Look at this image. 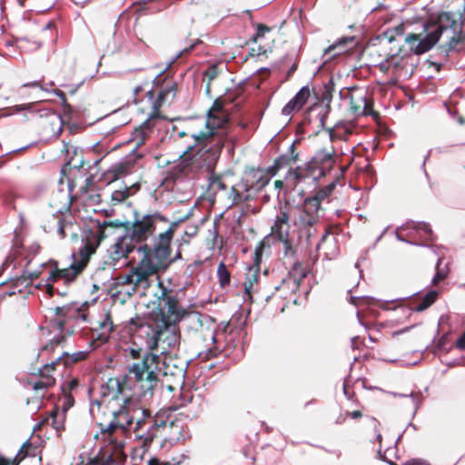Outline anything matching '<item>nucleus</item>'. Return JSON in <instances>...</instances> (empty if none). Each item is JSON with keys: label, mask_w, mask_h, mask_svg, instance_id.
I'll return each instance as SVG.
<instances>
[{"label": "nucleus", "mask_w": 465, "mask_h": 465, "mask_svg": "<svg viewBox=\"0 0 465 465\" xmlns=\"http://www.w3.org/2000/svg\"><path fill=\"white\" fill-rule=\"evenodd\" d=\"M218 104L210 113L204 131L192 134L194 144H189L180 156L179 162L168 172L167 180L173 182L181 178H204L207 190L215 195L226 189L222 176L215 173V167L225 144L226 134L219 130L226 122V116L217 109Z\"/></svg>", "instance_id": "1"}, {"label": "nucleus", "mask_w": 465, "mask_h": 465, "mask_svg": "<svg viewBox=\"0 0 465 465\" xmlns=\"http://www.w3.org/2000/svg\"><path fill=\"white\" fill-rule=\"evenodd\" d=\"M425 34H409L405 38L415 54L430 51L437 43L441 53L465 51V31L461 15L453 12H440L425 25Z\"/></svg>", "instance_id": "2"}, {"label": "nucleus", "mask_w": 465, "mask_h": 465, "mask_svg": "<svg viewBox=\"0 0 465 465\" xmlns=\"http://www.w3.org/2000/svg\"><path fill=\"white\" fill-rule=\"evenodd\" d=\"M158 284L160 318L156 320V327L152 330V337L147 345L151 351L159 348L161 353H170L180 342V332L176 324L185 316L199 323L200 318L180 308L173 290L164 287L162 282Z\"/></svg>", "instance_id": "3"}, {"label": "nucleus", "mask_w": 465, "mask_h": 465, "mask_svg": "<svg viewBox=\"0 0 465 465\" xmlns=\"http://www.w3.org/2000/svg\"><path fill=\"white\" fill-rule=\"evenodd\" d=\"M134 383L127 375L110 378L103 388V396L114 401L116 408L112 409V415L121 425V430L130 431L134 418L141 414V404L133 392Z\"/></svg>", "instance_id": "4"}, {"label": "nucleus", "mask_w": 465, "mask_h": 465, "mask_svg": "<svg viewBox=\"0 0 465 465\" xmlns=\"http://www.w3.org/2000/svg\"><path fill=\"white\" fill-rule=\"evenodd\" d=\"M121 222H107L104 221L98 224L97 231L93 234L92 238H88L84 245L79 250V260H74L72 264L64 269H59L58 263L54 260H49L47 262L41 263V268H48L49 274L45 280L47 292L52 295L53 286L52 282L59 279H64L66 282L74 281L78 274H80L86 266L90 256L95 252L100 242L107 237L108 228H116L122 226Z\"/></svg>", "instance_id": "5"}, {"label": "nucleus", "mask_w": 465, "mask_h": 465, "mask_svg": "<svg viewBox=\"0 0 465 465\" xmlns=\"http://www.w3.org/2000/svg\"><path fill=\"white\" fill-rule=\"evenodd\" d=\"M130 354L137 360L128 366V374L134 387L140 390L138 396L152 398L153 391L158 384V374L162 371V358L152 351L132 348Z\"/></svg>", "instance_id": "6"}, {"label": "nucleus", "mask_w": 465, "mask_h": 465, "mask_svg": "<svg viewBox=\"0 0 465 465\" xmlns=\"http://www.w3.org/2000/svg\"><path fill=\"white\" fill-rule=\"evenodd\" d=\"M55 319L52 321V327L60 331L50 341L43 346L42 351H52L59 343L64 341L65 335L80 333L88 327V308L87 306H78L75 303L56 307Z\"/></svg>", "instance_id": "7"}, {"label": "nucleus", "mask_w": 465, "mask_h": 465, "mask_svg": "<svg viewBox=\"0 0 465 465\" xmlns=\"http://www.w3.org/2000/svg\"><path fill=\"white\" fill-rule=\"evenodd\" d=\"M143 253L142 259L138 262L129 273L118 275L115 279L116 285L127 286L126 292L133 294L139 289L145 291L151 284V278L163 269L151 260L148 252V244H143L137 249Z\"/></svg>", "instance_id": "8"}, {"label": "nucleus", "mask_w": 465, "mask_h": 465, "mask_svg": "<svg viewBox=\"0 0 465 465\" xmlns=\"http://www.w3.org/2000/svg\"><path fill=\"white\" fill-rule=\"evenodd\" d=\"M177 92V84L173 80H164L158 92L157 99L153 103V114L133 133L132 142L135 147L143 144L151 133L153 122L158 118L157 112L163 104L173 101Z\"/></svg>", "instance_id": "9"}, {"label": "nucleus", "mask_w": 465, "mask_h": 465, "mask_svg": "<svg viewBox=\"0 0 465 465\" xmlns=\"http://www.w3.org/2000/svg\"><path fill=\"white\" fill-rule=\"evenodd\" d=\"M320 191L315 192L312 197H308L302 204L299 223L302 234L306 237L308 244L314 245L320 250V240H317L318 227L320 223Z\"/></svg>", "instance_id": "10"}, {"label": "nucleus", "mask_w": 465, "mask_h": 465, "mask_svg": "<svg viewBox=\"0 0 465 465\" xmlns=\"http://www.w3.org/2000/svg\"><path fill=\"white\" fill-rule=\"evenodd\" d=\"M168 221V218L159 212L143 215L135 213L134 221L132 226L126 229L125 233L136 245L147 241L154 233L159 222L167 223Z\"/></svg>", "instance_id": "11"}, {"label": "nucleus", "mask_w": 465, "mask_h": 465, "mask_svg": "<svg viewBox=\"0 0 465 465\" xmlns=\"http://www.w3.org/2000/svg\"><path fill=\"white\" fill-rule=\"evenodd\" d=\"M37 103L15 104L6 109L7 113L5 115H13L15 114L25 113L24 115L27 119H29V115L31 117L39 115V117L45 119V125H50L54 134L58 136L63 130V120L61 115L51 109H39L37 108Z\"/></svg>", "instance_id": "12"}, {"label": "nucleus", "mask_w": 465, "mask_h": 465, "mask_svg": "<svg viewBox=\"0 0 465 465\" xmlns=\"http://www.w3.org/2000/svg\"><path fill=\"white\" fill-rule=\"evenodd\" d=\"M399 230L398 239L414 245L426 246L436 239L430 224L423 222H407Z\"/></svg>", "instance_id": "13"}, {"label": "nucleus", "mask_w": 465, "mask_h": 465, "mask_svg": "<svg viewBox=\"0 0 465 465\" xmlns=\"http://www.w3.org/2000/svg\"><path fill=\"white\" fill-rule=\"evenodd\" d=\"M171 237L170 232H162L158 235L153 247L148 245V252L151 260L162 266L163 269L173 260L170 259L171 255Z\"/></svg>", "instance_id": "14"}, {"label": "nucleus", "mask_w": 465, "mask_h": 465, "mask_svg": "<svg viewBox=\"0 0 465 465\" xmlns=\"http://www.w3.org/2000/svg\"><path fill=\"white\" fill-rule=\"evenodd\" d=\"M350 110L355 117L372 115V102L368 99V91L364 88H353L350 92Z\"/></svg>", "instance_id": "15"}, {"label": "nucleus", "mask_w": 465, "mask_h": 465, "mask_svg": "<svg viewBox=\"0 0 465 465\" xmlns=\"http://www.w3.org/2000/svg\"><path fill=\"white\" fill-rule=\"evenodd\" d=\"M218 104L217 109H219V112L223 113L226 116V122L224 124L219 128L221 131H224L226 134V141H233V138L230 135L231 134V126L229 124V114L224 110L223 103L220 100H215L213 104V106L208 110L207 116L205 119H201L200 121H197L193 126L188 128V131H181L178 132L177 135L179 138H183L184 136L190 135L193 139V143H195L194 138L192 136V134L196 131H204L205 130V124L209 118L210 113L214 109L215 104Z\"/></svg>", "instance_id": "16"}, {"label": "nucleus", "mask_w": 465, "mask_h": 465, "mask_svg": "<svg viewBox=\"0 0 465 465\" xmlns=\"http://www.w3.org/2000/svg\"><path fill=\"white\" fill-rule=\"evenodd\" d=\"M354 45L355 38L353 36L341 37L330 45L323 50V54H322V58L326 57L324 62L322 63V68L329 60H332L352 49Z\"/></svg>", "instance_id": "17"}, {"label": "nucleus", "mask_w": 465, "mask_h": 465, "mask_svg": "<svg viewBox=\"0 0 465 465\" xmlns=\"http://www.w3.org/2000/svg\"><path fill=\"white\" fill-rule=\"evenodd\" d=\"M290 223L289 215L286 212L282 211L276 217L274 224L272 226V234L279 242L284 244L286 252L291 250V242L289 241Z\"/></svg>", "instance_id": "18"}, {"label": "nucleus", "mask_w": 465, "mask_h": 465, "mask_svg": "<svg viewBox=\"0 0 465 465\" xmlns=\"http://www.w3.org/2000/svg\"><path fill=\"white\" fill-rule=\"evenodd\" d=\"M135 247L136 245L134 242L126 233H124V235L117 237L115 242L110 247L108 251L110 258L114 262H117L122 259L127 258L129 253L135 250Z\"/></svg>", "instance_id": "19"}, {"label": "nucleus", "mask_w": 465, "mask_h": 465, "mask_svg": "<svg viewBox=\"0 0 465 465\" xmlns=\"http://www.w3.org/2000/svg\"><path fill=\"white\" fill-rule=\"evenodd\" d=\"M142 154H132L123 161L116 163L108 169L106 176L110 182L115 181L122 176L132 173L135 159L141 158Z\"/></svg>", "instance_id": "20"}, {"label": "nucleus", "mask_w": 465, "mask_h": 465, "mask_svg": "<svg viewBox=\"0 0 465 465\" xmlns=\"http://www.w3.org/2000/svg\"><path fill=\"white\" fill-rule=\"evenodd\" d=\"M272 175L271 171L268 169H257L252 170L244 179H242L246 183H249L250 189L252 190H261L265 185H267L271 180Z\"/></svg>", "instance_id": "21"}, {"label": "nucleus", "mask_w": 465, "mask_h": 465, "mask_svg": "<svg viewBox=\"0 0 465 465\" xmlns=\"http://www.w3.org/2000/svg\"><path fill=\"white\" fill-rule=\"evenodd\" d=\"M311 95L309 86H303L282 109V114L285 116L291 115L293 112L299 111L307 102Z\"/></svg>", "instance_id": "22"}, {"label": "nucleus", "mask_w": 465, "mask_h": 465, "mask_svg": "<svg viewBox=\"0 0 465 465\" xmlns=\"http://www.w3.org/2000/svg\"><path fill=\"white\" fill-rule=\"evenodd\" d=\"M54 362H52L51 364L45 365L43 370H40V378L37 381L30 382V384H32L33 390L36 393L45 391L54 384V378L49 374V371L54 370Z\"/></svg>", "instance_id": "23"}, {"label": "nucleus", "mask_w": 465, "mask_h": 465, "mask_svg": "<svg viewBox=\"0 0 465 465\" xmlns=\"http://www.w3.org/2000/svg\"><path fill=\"white\" fill-rule=\"evenodd\" d=\"M249 183L243 180L231 188L230 198L232 199L231 206L243 203L252 198Z\"/></svg>", "instance_id": "24"}, {"label": "nucleus", "mask_w": 465, "mask_h": 465, "mask_svg": "<svg viewBox=\"0 0 465 465\" xmlns=\"http://www.w3.org/2000/svg\"><path fill=\"white\" fill-rule=\"evenodd\" d=\"M343 172V168L336 164L331 153H326L322 154V177H342Z\"/></svg>", "instance_id": "25"}, {"label": "nucleus", "mask_w": 465, "mask_h": 465, "mask_svg": "<svg viewBox=\"0 0 465 465\" xmlns=\"http://www.w3.org/2000/svg\"><path fill=\"white\" fill-rule=\"evenodd\" d=\"M294 174L298 180L312 177V179L317 182L320 178V161L316 157H313L305 164L304 168H297Z\"/></svg>", "instance_id": "26"}, {"label": "nucleus", "mask_w": 465, "mask_h": 465, "mask_svg": "<svg viewBox=\"0 0 465 465\" xmlns=\"http://www.w3.org/2000/svg\"><path fill=\"white\" fill-rule=\"evenodd\" d=\"M439 292L435 290L428 292L421 299L415 298L411 302V310L422 312L432 305L437 300Z\"/></svg>", "instance_id": "27"}, {"label": "nucleus", "mask_w": 465, "mask_h": 465, "mask_svg": "<svg viewBox=\"0 0 465 465\" xmlns=\"http://www.w3.org/2000/svg\"><path fill=\"white\" fill-rule=\"evenodd\" d=\"M149 420H151L150 411L141 407V414L134 418V425L132 426V430L139 435V438H146L145 425L149 423Z\"/></svg>", "instance_id": "28"}, {"label": "nucleus", "mask_w": 465, "mask_h": 465, "mask_svg": "<svg viewBox=\"0 0 465 465\" xmlns=\"http://www.w3.org/2000/svg\"><path fill=\"white\" fill-rule=\"evenodd\" d=\"M328 82L323 84V87L322 88V106L325 107V114L329 113L331 110V103L335 93V84L333 82V78L328 75Z\"/></svg>", "instance_id": "29"}, {"label": "nucleus", "mask_w": 465, "mask_h": 465, "mask_svg": "<svg viewBox=\"0 0 465 465\" xmlns=\"http://www.w3.org/2000/svg\"><path fill=\"white\" fill-rule=\"evenodd\" d=\"M260 277V268L259 265H253L249 267L246 272L245 281L243 282L244 293L249 298H251L252 292L253 290L254 284L258 282Z\"/></svg>", "instance_id": "30"}, {"label": "nucleus", "mask_w": 465, "mask_h": 465, "mask_svg": "<svg viewBox=\"0 0 465 465\" xmlns=\"http://www.w3.org/2000/svg\"><path fill=\"white\" fill-rule=\"evenodd\" d=\"M324 243V258L326 260H332L338 257L340 249L337 241L334 237L329 239L328 232L322 235V243Z\"/></svg>", "instance_id": "31"}, {"label": "nucleus", "mask_w": 465, "mask_h": 465, "mask_svg": "<svg viewBox=\"0 0 465 465\" xmlns=\"http://www.w3.org/2000/svg\"><path fill=\"white\" fill-rule=\"evenodd\" d=\"M41 270H35L33 272L24 271L20 276L13 279L15 287H26L30 285L34 280L41 275Z\"/></svg>", "instance_id": "32"}, {"label": "nucleus", "mask_w": 465, "mask_h": 465, "mask_svg": "<svg viewBox=\"0 0 465 465\" xmlns=\"http://www.w3.org/2000/svg\"><path fill=\"white\" fill-rule=\"evenodd\" d=\"M148 422L150 425L146 428V438L153 437L155 430L165 427L167 419L164 414L157 413L154 417L151 416V420H149Z\"/></svg>", "instance_id": "33"}, {"label": "nucleus", "mask_w": 465, "mask_h": 465, "mask_svg": "<svg viewBox=\"0 0 465 465\" xmlns=\"http://www.w3.org/2000/svg\"><path fill=\"white\" fill-rule=\"evenodd\" d=\"M296 158L288 154L280 155L275 161L272 166L269 167L272 175H275L277 171L286 166H289L292 163L295 162Z\"/></svg>", "instance_id": "34"}, {"label": "nucleus", "mask_w": 465, "mask_h": 465, "mask_svg": "<svg viewBox=\"0 0 465 465\" xmlns=\"http://www.w3.org/2000/svg\"><path fill=\"white\" fill-rule=\"evenodd\" d=\"M217 278L221 287L224 288L230 284L231 273L223 262H221L217 267Z\"/></svg>", "instance_id": "35"}, {"label": "nucleus", "mask_w": 465, "mask_h": 465, "mask_svg": "<svg viewBox=\"0 0 465 465\" xmlns=\"http://www.w3.org/2000/svg\"><path fill=\"white\" fill-rule=\"evenodd\" d=\"M100 329L101 333L99 334V338L106 341L110 333L114 331L113 322L109 314H106L104 321L100 322Z\"/></svg>", "instance_id": "36"}, {"label": "nucleus", "mask_w": 465, "mask_h": 465, "mask_svg": "<svg viewBox=\"0 0 465 465\" xmlns=\"http://www.w3.org/2000/svg\"><path fill=\"white\" fill-rule=\"evenodd\" d=\"M441 261H442V258L438 259V262L436 264V273L431 280V283L433 285H436L440 281H443L444 279H446L449 274V268L447 265L444 267H440Z\"/></svg>", "instance_id": "37"}, {"label": "nucleus", "mask_w": 465, "mask_h": 465, "mask_svg": "<svg viewBox=\"0 0 465 465\" xmlns=\"http://www.w3.org/2000/svg\"><path fill=\"white\" fill-rule=\"evenodd\" d=\"M90 351H79L73 353H64L65 363H76L84 361L89 355Z\"/></svg>", "instance_id": "38"}, {"label": "nucleus", "mask_w": 465, "mask_h": 465, "mask_svg": "<svg viewBox=\"0 0 465 465\" xmlns=\"http://www.w3.org/2000/svg\"><path fill=\"white\" fill-rule=\"evenodd\" d=\"M391 395L393 397H401V398L410 397L411 399V401H412L413 407H414L413 414H415L416 411H418V409L420 407V404L421 402V397H422L421 392H413V391H411L410 394H402V393H399V392H391Z\"/></svg>", "instance_id": "39"}, {"label": "nucleus", "mask_w": 465, "mask_h": 465, "mask_svg": "<svg viewBox=\"0 0 465 465\" xmlns=\"http://www.w3.org/2000/svg\"><path fill=\"white\" fill-rule=\"evenodd\" d=\"M63 418L62 414H59L57 411H54L50 413V415L46 418V423L51 425L55 430H60L63 427L62 420H58V418Z\"/></svg>", "instance_id": "40"}, {"label": "nucleus", "mask_w": 465, "mask_h": 465, "mask_svg": "<svg viewBox=\"0 0 465 465\" xmlns=\"http://www.w3.org/2000/svg\"><path fill=\"white\" fill-rule=\"evenodd\" d=\"M193 48V45H191L189 47H185L182 51H180L178 54H176L175 56L173 57V59L167 64L165 69L155 77L154 83L156 84H159L161 82V76H162L163 73L164 71L168 70L169 68H171V66L173 63H175L183 54H188Z\"/></svg>", "instance_id": "41"}, {"label": "nucleus", "mask_w": 465, "mask_h": 465, "mask_svg": "<svg viewBox=\"0 0 465 465\" xmlns=\"http://www.w3.org/2000/svg\"><path fill=\"white\" fill-rule=\"evenodd\" d=\"M130 196V189L124 187V189L115 190L111 193V200L114 203H121Z\"/></svg>", "instance_id": "42"}, {"label": "nucleus", "mask_w": 465, "mask_h": 465, "mask_svg": "<svg viewBox=\"0 0 465 465\" xmlns=\"http://www.w3.org/2000/svg\"><path fill=\"white\" fill-rule=\"evenodd\" d=\"M48 221L54 222V227L56 228V232H57L58 235L61 238H64L65 237L64 224V219L62 217V214H57V215L53 214L49 217Z\"/></svg>", "instance_id": "43"}, {"label": "nucleus", "mask_w": 465, "mask_h": 465, "mask_svg": "<svg viewBox=\"0 0 465 465\" xmlns=\"http://www.w3.org/2000/svg\"><path fill=\"white\" fill-rule=\"evenodd\" d=\"M33 448L32 446V443L30 441V440H26L23 445L21 446L19 451L17 452L15 460H17L18 462H20L21 460H23L26 456L28 455H31V453L29 452V450H31ZM35 454L32 453V456H34Z\"/></svg>", "instance_id": "44"}, {"label": "nucleus", "mask_w": 465, "mask_h": 465, "mask_svg": "<svg viewBox=\"0 0 465 465\" xmlns=\"http://www.w3.org/2000/svg\"><path fill=\"white\" fill-rule=\"evenodd\" d=\"M54 85V83L52 81L46 84H43V80H36L34 82L25 83L21 85L20 90L27 87H38L45 92H50V88Z\"/></svg>", "instance_id": "45"}, {"label": "nucleus", "mask_w": 465, "mask_h": 465, "mask_svg": "<svg viewBox=\"0 0 465 465\" xmlns=\"http://www.w3.org/2000/svg\"><path fill=\"white\" fill-rule=\"evenodd\" d=\"M404 34V25L401 24L393 28L388 29L385 32V36L388 38L389 42H392L396 36L402 35Z\"/></svg>", "instance_id": "46"}, {"label": "nucleus", "mask_w": 465, "mask_h": 465, "mask_svg": "<svg viewBox=\"0 0 465 465\" xmlns=\"http://www.w3.org/2000/svg\"><path fill=\"white\" fill-rule=\"evenodd\" d=\"M341 177H333V179L324 187H322V200L332 193L336 184L340 182Z\"/></svg>", "instance_id": "47"}, {"label": "nucleus", "mask_w": 465, "mask_h": 465, "mask_svg": "<svg viewBox=\"0 0 465 465\" xmlns=\"http://www.w3.org/2000/svg\"><path fill=\"white\" fill-rule=\"evenodd\" d=\"M352 386V380L351 376H348L345 378L343 381V393L346 396L348 400H353L355 396L354 391L351 389Z\"/></svg>", "instance_id": "48"}, {"label": "nucleus", "mask_w": 465, "mask_h": 465, "mask_svg": "<svg viewBox=\"0 0 465 465\" xmlns=\"http://www.w3.org/2000/svg\"><path fill=\"white\" fill-rule=\"evenodd\" d=\"M116 430H121V425H119L118 420L114 417L113 420L104 428H101L103 432H106L109 435L114 434Z\"/></svg>", "instance_id": "49"}, {"label": "nucleus", "mask_w": 465, "mask_h": 465, "mask_svg": "<svg viewBox=\"0 0 465 465\" xmlns=\"http://www.w3.org/2000/svg\"><path fill=\"white\" fill-rule=\"evenodd\" d=\"M362 413L360 411H346L345 416H343L342 414L339 416V418L336 420V423H342L346 420V417H351V419L356 420L360 419Z\"/></svg>", "instance_id": "50"}, {"label": "nucleus", "mask_w": 465, "mask_h": 465, "mask_svg": "<svg viewBox=\"0 0 465 465\" xmlns=\"http://www.w3.org/2000/svg\"><path fill=\"white\" fill-rule=\"evenodd\" d=\"M369 300H371V298L365 296H350V302L356 307L366 304V302Z\"/></svg>", "instance_id": "51"}, {"label": "nucleus", "mask_w": 465, "mask_h": 465, "mask_svg": "<svg viewBox=\"0 0 465 465\" xmlns=\"http://www.w3.org/2000/svg\"><path fill=\"white\" fill-rule=\"evenodd\" d=\"M146 465H180V462L172 463L157 457H152L147 460Z\"/></svg>", "instance_id": "52"}, {"label": "nucleus", "mask_w": 465, "mask_h": 465, "mask_svg": "<svg viewBox=\"0 0 465 465\" xmlns=\"http://www.w3.org/2000/svg\"><path fill=\"white\" fill-rule=\"evenodd\" d=\"M263 248H264V242L263 241L261 242L258 244V246L255 248V252H254V262H255V265H259V263L261 262Z\"/></svg>", "instance_id": "53"}, {"label": "nucleus", "mask_w": 465, "mask_h": 465, "mask_svg": "<svg viewBox=\"0 0 465 465\" xmlns=\"http://www.w3.org/2000/svg\"><path fill=\"white\" fill-rule=\"evenodd\" d=\"M321 124H322V128H324L327 130V132L329 133V136L331 139H332L333 136L336 135V132L338 131V129L340 128V124H335L334 128H326L325 127V123H324V120L323 118L322 117V122H321Z\"/></svg>", "instance_id": "54"}, {"label": "nucleus", "mask_w": 465, "mask_h": 465, "mask_svg": "<svg viewBox=\"0 0 465 465\" xmlns=\"http://www.w3.org/2000/svg\"><path fill=\"white\" fill-rule=\"evenodd\" d=\"M302 3H303V6L300 11L301 14L303 12V10L311 9L312 7H313L316 4V0H302Z\"/></svg>", "instance_id": "55"}, {"label": "nucleus", "mask_w": 465, "mask_h": 465, "mask_svg": "<svg viewBox=\"0 0 465 465\" xmlns=\"http://www.w3.org/2000/svg\"><path fill=\"white\" fill-rule=\"evenodd\" d=\"M405 465H430L426 460L420 459H412L408 460Z\"/></svg>", "instance_id": "56"}, {"label": "nucleus", "mask_w": 465, "mask_h": 465, "mask_svg": "<svg viewBox=\"0 0 465 465\" xmlns=\"http://www.w3.org/2000/svg\"><path fill=\"white\" fill-rule=\"evenodd\" d=\"M456 347L461 351L465 350V331L464 333L457 340Z\"/></svg>", "instance_id": "57"}, {"label": "nucleus", "mask_w": 465, "mask_h": 465, "mask_svg": "<svg viewBox=\"0 0 465 465\" xmlns=\"http://www.w3.org/2000/svg\"><path fill=\"white\" fill-rule=\"evenodd\" d=\"M179 221L178 222H173L171 223L169 228L164 232H171V237L173 238V235H174V232H175V230L176 228L178 227V224H179Z\"/></svg>", "instance_id": "58"}, {"label": "nucleus", "mask_w": 465, "mask_h": 465, "mask_svg": "<svg viewBox=\"0 0 465 465\" xmlns=\"http://www.w3.org/2000/svg\"><path fill=\"white\" fill-rule=\"evenodd\" d=\"M205 74H206V76H207L210 80H212V79L215 78V76H216V68H215V66L210 67V68L206 71Z\"/></svg>", "instance_id": "59"}, {"label": "nucleus", "mask_w": 465, "mask_h": 465, "mask_svg": "<svg viewBox=\"0 0 465 465\" xmlns=\"http://www.w3.org/2000/svg\"><path fill=\"white\" fill-rule=\"evenodd\" d=\"M101 403L99 401H94L91 404L90 412L94 417L95 409H100Z\"/></svg>", "instance_id": "60"}, {"label": "nucleus", "mask_w": 465, "mask_h": 465, "mask_svg": "<svg viewBox=\"0 0 465 465\" xmlns=\"http://www.w3.org/2000/svg\"><path fill=\"white\" fill-rule=\"evenodd\" d=\"M79 385V381L77 379H73L68 382V387L70 391L74 390Z\"/></svg>", "instance_id": "61"}, {"label": "nucleus", "mask_w": 465, "mask_h": 465, "mask_svg": "<svg viewBox=\"0 0 465 465\" xmlns=\"http://www.w3.org/2000/svg\"><path fill=\"white\" fill-rule=\"evenodd\" d=\"M400 60H402L401 57H392L391 60L389 62L391 66L398 67L400 65Z\"/></svg>", "instance_id": "62"}, {"label": "nucleus", "mask_w": 465, "mask_h": 465, "mask_svg": "<svg viewBox=\"0 0 465 465\" xmlns=\"http://www.w3.org/2000/svg\"><path fill=\"white\" fill-rule=\"evenodd\" d=\"M445 341H446L445 337H441V338L439 340V341H438L437 347H438L439 349H442V348L444 347V345H445Z\"/></svg>", "instance_id": "63"}, {"label": "nucleus", "mask_w": 465, "mask_h": 465, "mask_svg": "<svg viewBox=\"0 0 465 465\" xmlns=\"http://www.w3.org/2000/svg\"><path fill=\"white\" fill-rule=\"evenodd\" d=\"M53 93H54L56 96H58L59 98H61V99H63V100H64V97H65V95H64V92H62L61 90H54Z\"/></svg>", "instance_id": "64"}]
</instances>
